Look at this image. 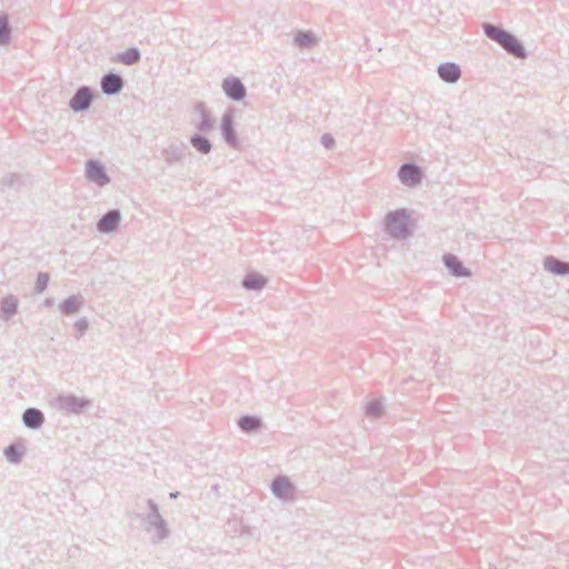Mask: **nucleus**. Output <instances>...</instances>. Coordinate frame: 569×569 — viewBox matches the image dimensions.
I'll list each match as a JSON object with an SVG mask.
<instances>
[{
  "instance_id": "22",
  "label": "nucleus",
  "mask_w": 569,
  "mask_h": 569,
  "mask_svg": "<svg viewBox=\"0 0 569 569\" xmlns=\"http://www.w3.org/2000/svg\"><path fill=\"white\" fill-rule=\"evenodd\" d=\"M368 411H369L370 413H377V412L379 411V409H378V407H377V406H373V405H372V406H369V407H368Z\"/></svg>"
},
{
  "instance_id": "8",
  "label": "nucleus",
  "mask_w": 569,
  "mask_h": 569,
  "mask_svg": "<svg viewBox=\"0 0 569 569\" xmlns=\"http://www.w3.org/2000/svg\"><path fill=\"white\" fill-rule=\"evenodd\" d=\"M122 88V80L117 74H108L102 79V90L106 93H116Z\"/></svg>"
},
{
  "instance_id": "13",
  "label": "nucleus",
  "mask_w": 569,
  "mask_h": 569,
  "mask_svg": "<svg viewBox=\"0 0 569 569\" xmlns=\"http://www.w3.org/2000/svg\"><path fill=\"white\" fill-rule=\"evenodd\" d=\"M222 132H223V136H224L226 140L230 144L234 146L236 144V138H234L233 130H232V121H231V118L229 116H226L223 118Z\"/></svg>"
},
{
  "instance_id": "4",
  "label": "nucleus",
  "mask_w": 569,
  "mask_h": 569,
  "mask_svg": "<svg viewBox=\"0 0 569 569\" xmlns=\"http://www.w3.org/2000/svg\"><path fill=\"white\" fill-rule=\"evenodd\" d=\"M438 72L441 79L447 82H456L460 78V69L455 63L441 64Z\"/></svg>"
},
{
  "instance_id": "17",
  "label": "nucleus",
  "mask_w": 569,
  "mask_h": 569,
  "mask_svg": "<svg viewBox=\"0 0 569 569\" xmlns=\"http://www.w3.org/2000/svg\"><path fill=\"white\" fill-rule=\"evenodd\" d=\"M239 426L247 431L253 430L259 426V421L252 417H243L239 421Z\"/></svg>"
},
{
  "instance_id": "5",
  "label": "nucleus",
  "mask_w": 569,
  "mask_h": 569,
  "mask_svg": "<svg viewBox=\"0 0 569 569\" xmlns=\"http://www.w3.org/2000/svg\"><path fill=\"white\" fill-rule=\"evenodd\" d=\"M399 177L405 184L412 186L420 180V172L416 167L406 164L400 169Z\"/></svg>"
},
{
  "instance_id": "16",
  "label": "nucleus",
  "mask_w": 569,
  "mask_h": 569,
  "mask_svg": "<svg viewBox=\"0 0 569 569\" xmlns=\"http://www.w3.org/2000/svg\"><path fill=\"white\" fill-rule=\"evenodd\" d=\"M191 142L192 146L202 153H208L211 149L209 141L200 136H194Z\"/></svg>"
},
{
  "instance_id": "23",
  "label": "nucleus",
  "mask_w": 569,
  "mask_h": 569,
  "mask_svg": "<svg viewBox=\"0 0 569 569\" xmlns=\"http://www.w3.org/2000/svg\"><path fill=\"white\" fill-rule=\"evenodd\" d=\"M396 217H402V218H405L406 216H405V213H403V212H396V213H395V216H393V218H396Z\"/></svg>"
},
{
  "instance_id": "1",
  "label": "nucleus",
  "mask_w": 569,
  "mask_h": 569,
  "mask_svg": "<svg viewBox=\"0 0 569 569\" xmlns=\"http://www.w3.org/2000/svg\"><path fill=\"white\" fill-rule=\"evenodd\" d=\"M486 33L510 53L517 57H523V48L512 34L492 26L486 27Z\"/></svg>"
},
{
  "instance_id": "3",
  "label": "nucleus",
  "mask_w": 569,
  "mask_h": 569,
  "mask_svg": "<svg viewBox=\"0 0 569 569\" xmlns=\"http://www.w3.org/2000/svg\"><path fill=\"white\" fill-rule=\"evenodd\" d=\"M87 174L90 180L98 183L99 186H103L109 182V178L107 177L102 167L96 162L91 161L87 164Z\"/></svg>"
},
{
  "instance_id": "18",
  "label": "nucleus",
  "mask_w": 569,
  "mask_h": 569,
  "mask_svg": "<svg viewBox=\"0 0 569 569\" xmlns=\"http://www.w3.org/2000/svg\"><path fill=\"white\" fill-rule=\"evenodd\" d=\"M9 39V28L7 18H0V43L7 42Z\"/></svg>"
},
{
  "instance_id": "20",
  "label": "nucleus",
  "mask_w": 569,
  "mask_h": 569,
  "mask_svg": "<svg viewBox=\"0 0 569 569\" xmlns=\"http://www.w3.org/2000/svg\"><path fill=\"white\" fill-rule=\"evenodd\" d=\"M17 302L13 299H7L3 301L2 309L7 311L8 313H13L16 311Z\"/></svg>"
},
{
  "instance_id": "7",
  "label": "nucleus",
  "mask_w": 569,
  "mask_h": 569,
  "mask_svg": "<svg viewBox=\"0 0 569 569\" xmlns=\"http://www.w3.org/2000/svg\"><path fill=\"white\" fill-rule=\"evenodd\" d=\"M446 266L451 270L452 274L456 277H468L470 272L465 268L461 262L457 259V257L452 254H447L443 258Z\"/></svg>"
},
{
  "instance_id": "9",
  "label": "nucleus",
  "mask_w": 569,
  "mask_h": 569,
  "mask_svg": "<svg viewBox=\"0 0 569 569\" xmlns=\"http://www.w3.org/2000/svg\"><path fill=\"white\" fill-rule=\"evenodd\" d=\"M120 220V216L117 211L108 212L99 222V230L102 232H109L114 230L118 222Z\"/></svg>"
},
{
  "instance_id": "6",
  "label": "nucleus",
  "mask_w": 569,
  "mask_h": 569,
  "mask_svg": "<svg viewBox=\"0 0 569 569\" xmlns=\"http://www.w3.org/2000/svg\"><path fill=\"white\" fill-rule=\"evenodd\" d=\"M91 102V93L87 88L80 89L71 100L73 110L86 109Z\"/></svg>"
},
{
  "instance_id": "21",
  "label": "nucleus",
  "mask_w": 569,
  "mask_h": 569,
  "mask_svg": "<svg viewBox=\"0 0 569 569\" xmlns=\"http://www.w3.org/2000/svg\"><path fill=\"white\" fill-rule=\"evenodd\" d=\"M297 40H298V42H299L300 44H307V43L311 42L310 37H309V36H307V34L299 36V37L297 38Z\"/></svg>"
},
{
  "instance_id": "14",
  "label": "nucleus",
  "mask_w": 569,
  "mask_h": 569,
  "mask_svg": "<svg viewBox=\"0 0 569 569\" xmlns=\"http://www.w3.org/2000/svg\"><path fill=\"white\" fill-rule=\"evenodd\" d=\"M264 283L266 279L259 274L248 276L243 281V286L248 289H260Z\"/></svg>"
},
{
  "instance_id": "12",
  "label": "nucleus",
  "mask_w": 569,
  "mask_h": 569,
  "mask_svg": "<svg viewBox=\"0 0 569 569\" xmlns=\"http://www.w3.org/2000/svg\"><path fill=\"white\" fill-rule=\"evenodd\" d=\"M23 421L28 427L37 428L42 423L43 417L40 411L28 409L23 415Z\"/></svg>"
},
{
  "instance_id": "10",
  "label": "nucleus",
  "mask_w": 569,
  "mask_h": 569,
  "mask_svg": "<svg viewBox=\"0 0 569 569\" xmlns=\"http://www.w3.org/2000/svg\"><path fill=\"white\" fill-rule=\"evenodd\" d=\"M273 492L279 497H288L292 492L290 482L284 478H278L272 485Z\"/></svg>"
},
{
  "instance_id": "2",
  "label": "nucleus",
  "mask_w": 569,
  "mask_h": 569,
  "mask_svg": "<svg viewBox=\"0 0 569 569\" xmlns=\"http://www.w3.org/2000/svg\"><path fill=\"white\" fill-rule=\"evenodd\" d=\"M222 88L224 92L234 100H240L246 94L243 84L237 78H229L223 81Z\"/></svg>"
},
{
  "instance_id": "15",
  "label": "nucleus",
  "mask_w": 569,
  "mask_h": 569,
  "mask_svg": "<svg viewBox=\"0 0 569 569\" xmlns=\"http://www.w3.org/2000/svg\"><path fill=\"white\" fill-rule=\"evenodd\" d=\"M139 58H140V54H139L138 50L129 49L126 52H123L122 54H120L118 60L124 64H133L139 60Z\"/></svg>"
},
{
  "instance_id": "11",
  "label": "nucleus",
  "mask_w": 569,
  "mask_h": 569,
  "mask_svg": "<svg viewBox=\"0 0 569 569\" xmlns=\"http://www.w3.org/2000/svg\"><path fill=\"white\" fill-rule=\"evenodd\" d=\"M545 267L547 270H549L552 273H558V274L569 273V264L563 263L553 258H548L545 261Z\"/></svg>"
},
{
  "instance_id": "19",
  "label": "nucleus",
  "mask_w": 569,
  "mask_h": 569,
  "mask_svg": "<svg viewBox=\"0 0 569 569\" xmlns=\"http://www.w3.org/2000/svg\"><path fill=\"white\" fill-rule=\"evenodd\" d=\"M6 458L11 462H18L20 459V451L14 447L10 446L4 451Z\"/></svg>"
}]
</instances>
